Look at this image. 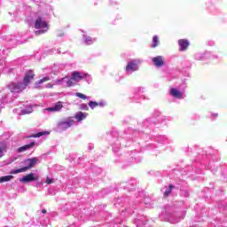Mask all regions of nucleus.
<instances>
[{
  "label": "nucleus",
  "instance_id": "1",
  "mask_svg": "<svg viewBox=\"0 0 227 227\" xmlns=\"http://www.w3.org/2000/svg\"><path fill=\"white\" fill-rule=\"evenodd\" d=\"M38 163V158L34 157L31 159H27L24 160V164H27L26 167H23L21 168H18V169H13L10 172L11 175H17L19 173H24L29 169H31L32 168H35V166H36V164Z\"/></svg>",
  "mask_w": 227,
  "mask_h": 227
},
{
  "label": "nucleus",
  "instance_id": "2",
  "mask_svg": "<svg viewBox=\"0 0 227 227\" xmlns=\"http://www.w3.org/2000/svg\"><path fill=\"white\" fill-rule=\"evenodd\" d=\"M35 29H42L35 31V35L38 36L40 35H43V33H47L49 31V24L47 21L43 20L42 17H38L35 23Z\"/></svg>",
  "mask_w": 227,
  "mask_h": 227
},
{
  "label": "nucleus",
  "instance_id": "3",
  "mask_svg": "<svg viewBox=\"0 0 227 227\" xmlns=\"http://www.w3.org/2000/svg\"><path fill=\"white\" fill-rule=\"evenodd\" d=\"M75 124V121L72 119V117H68L64 119L57 123V127L61 130H67V129H70L73 125Z\"/></svg>",
  "mask_w": 227,
  "mask_h": 227
},
{
  "label": "nucleus",
  "instance_id": "4",
  "mask_svg": "<svg viewBox=\"0 0 227 227\" xmlns=\"http://www.w3.org/2000/svg\"><path fill=\"white\" fill-rule=\"evenodd\" d=\"M8 88L12 93H20L26 90V85L20 82H12L9 84Z\"/></svg>",
  "mask_w": 227,
  "mask_h": 227
},
{
  "label": "nucleus",
  "instance_id": "5",
  "mask_svg": "<svg viewBox=\"0 0 227 227\" xmlns=\"http://www.w3.org/2000/svg\"><path fill=\"white\" fill-rule=\"evenodd\" d=\"M61 109H63V102L58 101L51 107H48L46 111H49L50 113H59Z\"/></svg>",
  "mask_w": 227,
  "mask_h": 227
},
{
  "label": "nucleus",
  "instance_id": "6",
  "mask_svg": "<svg viewBox=\"0 0 227 227\" xmlns=\"http://www.w3.org/2000/svg\"><path fill=\"white\" fill-rule=\"evenodd\" d=\"M88 74H82L78 71H74L71 74L72 81L78 83L79 81H82Z\"/></svg>",
  "mask_w": 227,
  "mask_h": 227
},
{
  "label": "nucleus",
  "instance_id": "7",
  "mask_svg": "<svg viewBox=\"0 0 227 227\" xmlns=\"http://www.w3.org/2000/svg\"><path fill=\"white\" fill-rule=\"evenodd\" d=\"M33 79H35V74L33 73V71L30 70L25 74V77L23 79V84L26 88H27L29 82H31Z\"/></svg>",
  "mask_w": 227,
  "mask_h": 227
},
{
  "label": "nucleus",
  "instance_id": "8",
  "mask_svg": "<svg viewBox=\"0 0 227 227\" xmlns=\"http://www.w3.org/2000/svg\"><path fill=\"white\" fill-rule=\"evenodd\" d=\"M178 45L180 47L179 51L181 52H184V51H187V49H189V45H190L189 40L180 39V40H178Z\"/></svg>",
  "mask_w": 227,
  "mask_h": 227
},
{
  "label": "nucleus",
  "instance_id": "9",
  "mask_svg": "<svg viewBox=\"0 0 227 227\" xmlns=\"http://www.w3.org/2000/svg\"><path fill=\"white\" fill-rule=\"evenodd\" d=\"M152 61L154 67H157L158 68L160 67H164V57L162 56L154 57L152 59Z\"/></svg>",
  "mask_w": 227,
  "mask_h": 227
},
{
  "label": "nucleus",
  "instance_id": "10",
  "mask_svg": "<svg viewBox=\"0 0 227 227\" xmlns=\"http://www.w3.org/2000/svg\"><path fill=\"white\" fill-rule=\"evenodd\" d=\"M35 180H36V177H35V174L30 173L20 179V182H21L22 184H29L31 182H35Z\"/></svg>",
  "mask_w": 227,
  "mask_h": 227
},
{
  "label": "nucleus",
  "instance_id": "11",
  "mask_svg": "<svg viewBox=\"0 0 227 227\" xmlns=\"http://www.w3.org/2000/svg\"><path fill=\"white\" fill-rule=\"evenodd\" d=\"M137 70V61L132 60L126 66V72H136Z\"/></svg>",
  "mask_w": 227,
  "mask_h": 227
},
{
  "label": "nucleus",
  "instance_id": "12",
  "mask_svg": "<svg viewBox=\"0 0 227 227\" xmlns=\"http://www.w3.org/2000/svg\"><path fill=\"white\" fill-rule=\"evenodd\" d=\"M169 94L174 97V98H184V92L176 88H171Z\"/></svg>",
  "mask_w": 227,
  "mask_h": 227
},
{
  "label": "nucleus",
  "instance_id": "13",
  "mask_svg": "<svg viewBox=\"0 0 227 227\" xmlns=\"http://www.w3.org/2000/svg\"><path fill=\"white\" fill-rule=\"evenodd\" d=\"M35 146V142H31L28 145H25L20 148H18V153H22V152H27V150H31Z\"/></svg>",
  "mask_w": 227,
  "mask_h": 227
},
{
  "label": "nucleus",
  "instance_id": "14",
  "mask_svg": "<svg viewBox=\"0 0 227 227\" xmlns=\"http://www.w3.org/2000/svg\"><path fill=\"white\" fill-rule=\"evenodd\" d=\"M88 116L87 113L78 112L74 114L75 120L77 121H82V120H86V117Z\"/></svg>",
  "mask_w": 227,
  "mask_h": 227
},
{
  "label": "nucleus",
  "instance_id": "15",
  "mask_svg": "<svg viewBox=\"0 0 227 227\" xmlns=\"http://www.w3.org/2000/svg\"><path fill=\"white\" fill-rule=\"evenodd\" d=\"M160 43V42L159 41V36L157 35H153V44H152V48L155 49V47H159V44Z\"/></svg>",
  "mask_w": 227,
  "mask_h": 227
},
{
  "label": "nucleus",
  "instance_id": "16",
  "mask_svg": "<svg viewBox=\"0 0 227 227\" xmlns=\"http://www.w3.org/2000/svg\"><path fill=\"white\" fill-rule=\"evenodd\" d=\"M51 81V77L45 76L43 79L39 80L38 82H35V86H40V84H43V82H47Z\"/></svg>",
  "mask_w": 227,
  "mask_h": 227
},
{
  "label": "nucleus",
  "instance_id": "17",
  "mask_svg": "<svg viewBox=\"0 0 227 227\" xmlns=\"http://www.w3.org/2000/svg\"><path fill=\"white\" fill-rule=\"evenodd\" d=\"M0 145H1L0 146V159H1L4 152H6V149L8 148V146L6 145L5 143H1Z\"/></svg>",
  "mask_w": 227,
  "mask_h": 227
},
{
  "label": "nucleus",
  "instance_id": "18",
  "mask_svg": "<svg viewBox=\"0 0 227 227\" xmlns=\"http://www.w3.org/2000/svg\"><path fill=\"white\" fill-rule=\"evenodd\" d=\"M10 180H13V176H4L0 177V184L4 182H10Z\"/></svg>",
  "mask_w": 227,
  "mask_h": 227
},
{
  "label": "nucleus",
  "instance_id": "19",
  "mask_svg": "<svg viewBox=\"0 0 227 227\" xmlns=\"http://www.w3.org/2000/svg\"><path fill=\"white\" fill-rule=\"evenodd\" d=\"M175 189V186L173 184L168 185V189L164 192L165 198H168L171 194V192Z\"/></svg>",
  "mask_w": 227,
  "mask_h": 227
},
{
  "label": "nucleus",
  "instance_id": "20",
  "mask_svg": "<svg viewBox=\"0 0 227 227\" xmlns=\"http://www.w3.org/2000/svg\"><path fill=\"white\" fill-rule=\"evenodd\" d=\"M67 84L68 86V88H72V86H75V84H77L76 82H74V80H72V77L67 82Z\"/></svg>",
  "mask_w": 227,
  "mask_h": 227
},
{
  "label": "nucleus",
  "instance_id": "21",
  "mask_svg": "<svg viewBox=\"0 0 227 227\" xmlns=\"http://www.w3.org/2000/svg\"><path fill=\"white\" fill-rule=\"evenodd\" d=\"M89 107L91 109H95V107H98V104L95 101H90Z\"/></svg>",
  "mask_w": 227,
  "mask_h": 227
},
{
  "label": "nucleus",
  "instance_id": "22",
  "mask_svg": "<svg viewBox=\"0 0 227 227\" xmlns=\"http://www.w3.org/2000/svg\"><path fill=\"white\" fill-rule=\"evenodd\" d=\"M43 132H38L36 134H33L27 137V138H31V137H42V136H43Z\"/></svg>",
  "mask_w": 227,
  "mask_h": 227
},
{
  "label": "nucleus",
  "instance_id": "23",
  "mask_svg": "<svg viewBox=\"0 0 227 227\" xmlns=\"http://www.w3.org/2000/svg\"><path fill=\"white\" fill-rule=\"evenodd\" d=\"M76 97H78V98H82V100H86L88 98V97L81 92H77L75 94Z\"/></svg>",
  "mask_w": 227,
  "mask_h": 227
},
{
  "label": "nucleus",
  "instance_id": "24",
  "mask_svg": "<svg viewBox=\"0 0 227 227\" xmlns=\"http://www.w3.org/2000/svg\"><path fill=\"white\" fill-rule=\"evenodd\" d=\"M46 183H47V184H54V180H52V179L47 177V178H46Z\"/></svg>",
  "mask_w": 227,
  "mask_h": 227
},
{
  "label": "nucleus",
  "instance_id": "25",
  "mask_svg": "<svg viewBox=\"0 0 227 227\" xmlns=\"http://www.w3.org/2000/svg\"><path fill=\"white\" fill-rule=\"evenodd\" d=\"M22 114H29L31 111L27 112V110L21 111Z\"/></svg>",
  "mask_w": 227,
  "mask_h": 227
},
{
  "label": "nucleus",
  "instance_id": "26",
  "mask_svg": "<svg viewBox=\"0 0 227 227\" xmlns=\"http://www.w3.org/2000/svg\"><path fill=\"white\" fill-rule=\"evenodd\" d=\"M42 214H47V210L46 209H43L42 210Z\"/></svg>",
  "mask_w": 227,
  "mask_h": 227
},
{
  "label": "nucleus",
  "instance_id": "27",
  "mask_svg": "<svg viewBox=\"0 0 227 227\" xmlns=\"http://www.w3.org/2000/svg\"><path fill=\"white\" fill-rule=\"evenodd\" d=\"M47 88H52V85L51 83H48Z\"/></svg>",
  "mask_w": 227,
  "mask_h": 227
},
{
  "label": "nucleus",
  "instance_id": "28",
  "mask_svg": "<svg viewBox=\"0 0 227 227\" xmlns=\"http://www.w3.org/2000/svg\"><path fill=\"white\" fill-rule=\"evenodd\" d=\"M212 116L217 117V116H219V114H213Z\"/></svg>",
  "mask_w": 227,
  "mask_h": 227
}]
</instances>
